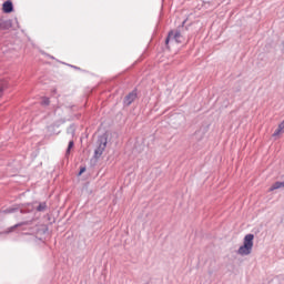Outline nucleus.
Here are the masks:
<instances>
[{
    "instance_id": "nucleus-1",
    "label": "nucleus",
    "mask_w": 284,
    "mask_h": 284,
    "mask_svg": "<svg viewBox=\"0 0 284 284\" xmlns=\"http://www.w3.org/2000/svg\"><path fill=\"white\" fill-rule=\"evenodd\" d=\"M254 247V234H246L244 236L243 245L239 247L237 254L240 256H250L252 248Z\"/></svg>"
},
{
    "instance_id": "nucleus-2",
    "label": "nucleus",
    "mask_w": 284,
    "mask_h": 284,
    "mask_svg": "<svg viewBox=\"0 0 284 284\" xmlns=\"http://www.w3.org/2000/svg\"><path fill=\"white\" fill-rule=\"evenodd\" d=\"M171 43H183V34H181V31L175 30L169 32V36L165 40V44L169 45Z\"/></svg>"
},
{
    "instance_id": "nucleus-3",
    "label": "nucleus",
    "mask_w": 284,
    "mask_h": 284,
    "mask_svg": "<svg viewBox=\"0 0 284 284\" xmlns=\"http://www.w3.org/2000/svg\"><path fill=\"white\" fill-rule=\"evenodd\" d=\"M108 146V140L100 139L99 146L94 151V159H101L103 152H105V148Z\"/></svg>"
},
{
    "instance_id": "nucleus-4",
    "label": "nucleus",
    "mask_w": 284,
    "mask_h": 284,
    "mask_svg": "<svg viewBox=\"0 0 284 284\" xmlns=\"http://www.w3.org/2000/svg\"><path fill=\"white\" fill-rule=\"evenodd\" d=\"M31 223L32 222H30V221L18 223V224L7 229L6 231L0 232V234H12V232H14V230H17V227H22V225H30Z\"/></svg>"
},
{
    "instance_id": "nucleus-5",
    "label": "nucleus",
    "mask_w": 284,
    "mask_h": 284,
    "mask_svg": "<svg viewBox=\"0 0 284 284\" xmlns=\"http://www.w3.org/2000/svg\"><path fill=\"white\" fill-rule=\"evenodd\" d=\"M12 28V21L0 18V32H4V30H10Z\"/></svg>"
},
{
    "instance_id": "nucleus-6",
    "label": "nucleus",
    "mask_w": 284,
    "mask_h": 284,
    "mask_svg": "<svg viewBox=\"0 0 284 284\" xmlns=\"http://www.w3.org/2000/svg\"><path fill=\"white\" fill-rule=\"evenodd\" d=\"M136 100V91H132L124 98V105H132Z\"/></svg>"
},
{
    "instance_id": "nucleus-7",
    "label": "nucleus",
    "mask_w": 284,
    "mask_h": 284,
    "mask_svg": "<svg viewBox=\"0 0 284 284\" xmlns=\"http://www.w3.org/2000/svg\"><path fill=\"white\" fill-rule=\"evenodd\" d=\"M2 10L3 12H6L7 14H10V12H12L14 10V7L12 6V1H6L2 4Z\"/></svg>"
},
{
    "instance_id": "nucleus-8",
    "label": "nucleus",
    "mask_w": 284,
    "mask_h": 284,
    "mask_svg": "<svg viewBox=\"0 0 284 284\" xmlns=\"http://www.w3.org/2000/svg\"><path fill=\"white\" fill-rule=\"evenodd\" d=\"M281 187H284V182H275V183L270 187V192H274V190H281Z\"/></svg>"
},
{
    "instance_id": "nucleus-9",
    "label": "nucleus",
    "mask_w": 284,
    "mask_h": 284,
    "mask_svg": "<svg viewBox=\"0 0 284 284\" xmlns=\"http://www.w3.org/2000/svg\"><path fill=\"white\" fill-rule=\"evenodd\" d=\"M47 209H48V205L45 204V202H42L38 205L37 211L38 212H45Z\"/></svg>"
},
{
    "instance_id": "nucleus-10",
    "label": "nucleus",
    "mask_w": 284,
    "mask_h": 284,
    "mask_svg": "<svg viewBox=\"0 0 284 284\" xmlns=\"http://www.w3.org/2000/svg\"><path fill=\"white\" fill-rule=\"evenodd\" d=\"M72 148H74V141H70L67 152H65V156H70V150H72Z\"/></svg>"
},
{
    "instance_id": "nucleus-11",
    "label": "nucleus",
    "mask_w": 284,
    "mask_h": 284,
    "mask_svg": "<svg viewBox=\"0 0 284 284\" xmlns=\"http://www.w3.org/2000/svg\"><path fill=\"white\" fill-rule=\"evenodd\" d=\"M6 88V82L0 80V97L3 94V90Z\"/></svg>"
},
{
    "instance_id": "nucleus-12",
    "label": "nucleus",
    "mask_w": 284,
    "mask_h": 284,
    "mask_svg": "<svg viewBox=\"0 0 284 284\" xmlns=\"http://www.w3.org/2000/svg\"><path fill=\"white\" fill-rule=\"evenodd\" d=\"M41 105H50V98H43Z\"/></svg>"
},
{
    "instance_id": "nucleus-13",
    "label": "nucleus",
    "mask_w": 284,
    "mask_h": 284,
    "mask_svg": "<svg viewBox=\"0 0 284 284\" xmlns=\"http://www.w3.org/2000/svg\"><path fill=\"white\" fill-rule=\"evenodd\" d=\"M83 172H85V168L80 170V174H83Z\"/></svg>"
}]
</instances>
